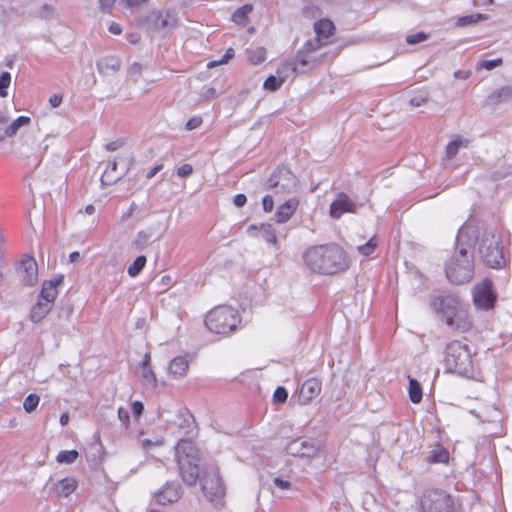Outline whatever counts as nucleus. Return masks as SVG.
Listing matches in <instances>:
<instances>
[{"instance_id": "obj_31", "label": "nucleus", "mask_w": 512, "mask_h": 512, "mask_svg": "<svg viewBox=\"0 0 512 512\" xmlns=\"http://www.w3.org/2000/svg\"><path fill=\"white\" fill-rule=\"evenodd\" d=\"M467 145L468 140L460 137L450 141L446 146V156L453 158L461 147H466Z\"/></svg>"}, {"instance_id": "obj_10", "label": "nucleus", "mask_w": 512, "mask_h": 512, "mask_svg": "<svg viewBox=\"0 0 512 512\" xmlns=\"http://www.w3.org/2000/svg\"><path fill=\"white\" fill-rule=\"evenodd\" d=\"M423 512H451V497L441 490L426 491L420 500Z\"/></svg>"}, {"instance_id": "obj_21", "label": "nucleus", "mask_w": 512, "mask_h": 512, "mask_svg": "<svg viewBox=\"0 0 512 512\" xmlns=\"http://www.w3.org/2000/svg\"><path fill=\"white\" fill-rule=\"evenodd\" d=\"M299 206V200L295 197L286 200L281 204L275 213V220L277 223L287 222L295 213Z\"/></svg>"}, {"instance_id": "obj_22", "label": "nucleus", "mask_w": 512, "mask_h": 512, "mask_svg": "<svg viewBox=\"0 0 512 512\" xmlns=\"http://www.w3.org/2000/svg\"><path fill=\"white\" fill-rule=\"evenodd\" d=\"M62 280L63 278L59 277L50 281H45L42 285L39 299L53 306L58 295L57 287L62 283Z\"/></svg>"}, {"instance_id": "obj_57", "label": "nucleus", "mask_w": 512, "mask_h": 512, "mask_svg": "<svg viewBox=\"0 0 512 512\" xmlns=\"http://www.w3.org/2000/svg\"><path fill=\"white\" fill-rule=\"evenodd\" d=\"M124 145V142L122 140H116V141H113V142H110L106 145V149L108 151H116L118 150L119 148H121L122 146Z\"/></svg>"}, {"instance_id": "obj_36", "label": "nucleus", "mask_w": 512, "mask_h": 512, "mask_svg": "<svg viewBox=\"0 0 512 512\" xmlns=\"http://www.w3.org/2000/svg\"><path fill=\"white\" fill-rule=\"evenodd\" d=\"M252 11V5L246 4L238 8L232 15V20L237 24H245L248 14Z\"/></svg>"}, {"instance_id": "obj_6", "label": "nucleus", "mask_w": 512, "mask_h": 512, "mask_svg": "<svg viewBox=\"0 0 512 512\" xmlns=\"http://www.w3.org/2000/svg\"><path fill=\"white\" fill-rule=\"evenodd\" d=\"M445 367L448 371L469 376L473 371V360L468 345L453 341L447 345Z\"/></svg>"}, {"instance_id": "obj_19", "label": "nucleus", "mask_w": 512, "mask_h": 512, "mask_svg": "<svg viewBox=\"0 0 512 512\" xmlns=\"http://www.w3.org/2000/svg\"><path fill=\"white\" fill-rule=\"evenodd\" d=\"M158 504L165 505L176 502L180 498V488L178 484L167 483L158 493L154 496Z\"/></svg>"}, {"instance_id": "obj_49", "label": "nucleus", "mask_w": 512, "mask_h": 512, "mask_svg": "<svg viewBox=\"0 0 512 512\" xmlns=\"http://www.w3.org/2000/svg\"><path fill=\"white\" fill-rule=\"evenodd\" d=\"M503 60L502 58H496L492 60H484L480 63V67L484 68L486 70H492L502 64Z\"/></svg>"}, {"instance_id": "obj_52", "label": "nucleus", "mask_w": 512, "mask_h": 512, "mask_svg": "<svg viewBox=\"0 0 512 512\" xmlns=\"http://www.w3.org/2000/svg\"><path fill=\"white\" fill-rule=\"evenodd\" d=\"M263 210L265 212H271L274 208V200L272 196L266 195L262 199Z\"/></svg>"}, {"instance_id": "obj_58", "label": "nucleus", "mask_w": 512, "mask_h": 512, "mask_svg": "<svg viewBox=\"0 0 512 512\" xmlns=\"http://www.w3.org/2000/svg\"><path fill=\"white\" fill-rule=\"evenodd\" d=\"M132 412L139 416L143 412L144 406L140 401H135L132 403Z\"/></svg>"}, {"instance_id": "obj_60", "label": "nucleus", "mask_w": 512, "mask_h": 512, "mask_svg": "<svg viewBox=\"0 0 512 512\" xmlns=\"http://www.w3.org/2000/svg\"><path fill=\"white\" fill-rule=\"evenodd\" d=\"M274 484L275 486H277L278 488L280 489H288L290 487V482L289 481H286V480H282L280 478H275L274 479Z\"/></svg>"}, {"instance_id": "obj_29", "label": "nucleus", "mask_w": 512, "mask_h": 512, "mask_svg": "<svg viewBox=\"0 0 512 512\" xmlns=\"http://www.w3.org/2000/svg\"><path fill=\"white\" fill-rule=\"evenodd\" d=\"M408 378H409V387H408L409 399L412 403L418 404L422 400V387L416 379H414L410 376Z\"/></svg>"}, {"instance_id": "obj_53", "label": "nucleus", "mask_w": 512, "mask_h": 512, "mask_svg": "<svg viewBox=\"0 0 512 512\" xmlns=\"http://www.w3.org/2000/svg\"><path fill=\"white\" fill-rule=\"evenodd\" d=\"M193 172V167L190 164H183L177 170V175L179 177H187L191 175Z\"/></svg>"}, {"instance_id": "obj_24", "label": "nucleus", "mask_w": 512, "mask_h": 512, "mask_svg": "<svg viewBox=\"0 0 512 512\" xmlns=\"http://www.w3.org/2000/svg\"><path fill=\"white\" fill-rule=\"evenodd\" d=\"M189 370V361L185 356L173 358L168 365V373L173 378L184 377Z\"/></svg>"}, {"instance_id": "obj_63", "label": "nucleus", "mask_w": 512, "mask_h": 512, "mask_svg": "<svg viewBox=\"0 0 512 512\" xmlns=\"http://www.w3.org/2000/svg\"><path fill=\"white\" fill-rule=\"evenodd\" d=\"M426 101H427V99H426V98H423V97H421V98H412V99L410 100V104H411L412 106L419 107V106H421V105L425 104V103H426Z\"/></svg>"}, {"instance_id": "obj_30", "label": "nucleus", "mask_w": 512, "mask_h": 512, "mask_svg": "<svg viewBox=\"0 0 512 512\" xmlns=\"http://www.w3.org/2000/svg\"><path fill=\"white\" fill-rule=\"evenodd\" d=\"M155 25L162 29L175 27L177 25V19L168 12H159L155 20Z\"/></svg>"}, {"instance_id": "obj_18", "label": "nucleus", "mask_w": 512, "mask_h": 512, "mask_svg": "<svg viewBox=\"0 0 512 512\" xmlns=\"http://www.w3.org/2000/svg\"><path fill=\"white\" fill-rule=\"evenodd\" d=\"M295 75L290 65L285 61L277 69L276 75L269 76L263 84L264 89L276 91L291 76Z\"/></svg>"}, {"instance_id": "obj_8", "label": "nucleus", "mask_w": 512, "mask_h": 512, "mask_svg": "<svg viewBox=\"0 0 512 512\" xmlns=\"http://www.w3.org/2000/svg\"><path fill=\"white\" fill-rule=\"evenodd\" d=\"M479 253L484 263L491 268L499 269L505 264L501 239L494 231H487L482 236Z\"/></svg>"}, {"instance_id": "obj_50", "label": "nucleus", "mask_w": 512, "mask_h": 512, "mask_svg": "<svg viewBox=\"0 0 512 512\" xmlns=\"http://www.w3.org/2000/svg\"><path fill=\"white\" fill-rule=\"evenodd\" d=\"M203 120L200 116H193L192 118H190L186 125H185V128L186 130L188 131H191V130H194V129H197L198 127L201 126Z\"/></svg>"}, {"instance_id": "obj_35", "label": "nucleus", "mask_w": 512, "mask_h": 512, "mask_svg": "<svg viewBox=\"0 0 512 512\" xmlns=\"http://www.w3.org/2000/svg\"><path fill=\"white\" fill-rule=\"evenodd\" d=\"M78 456L79 453L76 450H63L58 453L56 460L61 464H72L77 460Z\"/></svg>"}, {"instance_id": "obj_37", "label": "nucleus", "mask_w": 512, "mask_h": 512, "mask_svg": "<svg viewBox=\"0 0 512 512\" xmlns=\"http://www.w3.org/2000/svg\"><path fill=\"white\" fill-rule=\"evenodd\" d=\"M31 122V119L27 116H20L11 123H9L8 132L9 137L14 136L20 127L29 125Z\"/></svg>"}, {"instance_id": "obj_14", "label": "nucleus", "mask_w": 512, "mask_h": 512, "mask_svg": "<svg viewBox=\"0 0 512 512\" xmlns=\"http://www.w3.org/2000/svg\"><path fill=\"white\" fill-rule=\"evenodd\" d=\"M136 374L141 385L146 390H155L158 387L157 376L151 366V354L145 353L141 363L136 369Z\"/></svg>"}, {"instance_id": "obj_45", "label": "nucleus", "mask_w": 512, "mask_h": 512, "mask_svg": "<svg viewBox=\"0 0 512 512\" xmlns=\"http://www.w3.org/2000/svg\"><path fill=\"white\" fill-rule=\"evenodd\" d=\"M428 39V34L424 32H418L415 34L408 35L406 37V43L409 45H415L424 42Z\"/></svg>"}, {"instance_id": "obj_26", "label": "nucleus", "mask_w": 512, "mask_h": 512, "mask_svg": "<svg viewBox=\"0 0 512 512\" xmlns=\"http://www.w3.org/2000/svg\"><path fill=\"white\" fill-rule=\"evenodd\" d=\"M248 232L251 235L256 236V232H259L260 236L270 244L277 243V237L274 228L271 224H262L259 228L255 225H251L248 228Z\"/></svg>"}, {"instance_id": "obj_33", "label": "nucleus", "mask_w": 512, "mask_h": 512, "mask_svg": "<svg viewBox=\"0 0 512 512\" xmlns=\"http://www.w3.org/2000/svg\"><path fill=\"white\" fill-rule=\"evenodd\" d=\"M248 60L253 65H258L265 61L266 50L262 47L247 50Z\"/></svg>"}, {"instance_id": "obj_62", "label": "nucleus", "mask_w": 512, "mask_h": 512, "mask_svg": "<svg viewBox=\"0 0 512 512\" xmlns=\"http://www.w3.org/2000/svg\"><path fill=\"white\" fill-rule=\"evenodd\" d=\"M147 1L148 0H125V3L128 7H139Z\"/></svg>"}, {"instance_id": "obj_48", "label": "nucleus", "mask_w": 512, "mask_h": 512, "mask_svg": "<svg viewBox=\"0 0 512 512\" xmlns=\"http://www.w3.org/2000/svg\"><path fill=\"white\" fill-rule=\"evenodd\" d=\"M8 127V119L5 116L0 115V140H4L9 137Z\"/></svg>"}, {"instance_id": "obj_38", "label": "nucleus", "mask_w": 512, "mask_h": 512, "mask_svg": "<svg viewBox=\"0 0 512 512\" xmlns=\"http://www.w3.org/2000/svg\"><path fill=\"white\" fill-rule=\"evenodd\" d=\"M141 446L144 450L150 451L154 447H160L164 444L162 436H153L151 438H143L140 440Z\"/></svg>"}, {"instance_id": "obj_13", "label": "nucleus", "mask_w": 512, "mask_h": 512, "mask_svg": "<svg viewBox=\"0 0 512 512\" xmlns=\"http://www.w3.org/2000/svg\"><path fill=\"white\" fill-rule=\"evenodd\" d=\"M473 301L476 308L489 310L493 308L496 301V295L492 291V283L485 279L473 289Z\"/></svg>"}, {"instance_id": "obj_43", "label": "nucleus", "mask_w": 512, "mask_h": 512, "mask_svg": "<svg viewBox=\"0 0 512 512\" xmlns=\"http://www.w3.org/2000/svg\"><path fill=\"white\" fill-rule=\"evenodd\" d=\"M11 84V74L4 71L0 74V96L6 97L8 95V87Z\"/></svg>"}, {"instance_id": "obj_40", "label": "nucleus", "mask_w": 512, "mask_h": 512, "mask_svg": "<svg viewBox=\"0 0 512 512\" xmlns=\"http://www.w3.org/2000/svg\"><path fill=\"white\" fill-rule=\"evenodd\" d=\"M39 402L40 397L37 394H29L23 402V408L27 413H32L38 407Z\"/></svg>"}, {"instance_id": "obj_2", "label": "nucleus", "mask_w": 512, "mask_h": 512, "mask_svg": "<svg viewBox=\"0 0 512 512\" xmlns=\"http://www.w3.org/2000/svg\"><path fill=\"white\" fill-rule=\"evenodd\" d=\"M431 306L450 328L460 332H466L471 328L472 322L468 310L457 296L451 294L437 296L433 298Z\"/></svg>"}, {"instance_id": "obj_39", "label": "nucleus", "mask_w": 512, "mask_h": 512, "mask_svg": "<svg viewBox=\"0 0 512 512\" xmlns=\"http://www.w3.org/2000/svg\"><path fill=\"white\" fill-rule=\"evenodd\" d=\"M116 169H117V162L113 161L112 164L104 171V173L101 177V182L103 185H110L122 177V176H117V177L111 176V173L116 171Z\"/></svg>"}, {"instance_id": "obj_16", "label": "nucleus", "mask_w": 512, "mask_h": 512, "mask_svg": "<svg viewBox=\"0 0 512 512\" xmlns=\"http://www.w3.org/2000/svg\"><path fill=\"white\" fill-rule=\"evenodd\" d=\"M18 272L24 285L34 286L37 283L38 266L34 258L29 256L23 258L19 264Z\"/></svg>"}, {"instance_id": "obj_55", "label": "nucleus", "mask_w": 512, "mask_h": 512, "mask_svg": "<svg viewBox=\"0 0 512 512\" xmlns=\"http://www.w3.org/2000/svg\"><path fill=\"white\" fill-rule=\"evenodd\" d=\"M247 202V197L244 194H236L233 198V204L236 207H243Z\"/></svg>"}, {"instance_id": "obj_47", "label": "nucleus", "mask_w": 512, "mask_h": 512, "mask_svg": "<svg viewBox=\"0 0 512 512\" xmlns=\"http://www.w3.org/2000/svg\"><path fill=\"white\" fill-rule=\"evenodd\" d=\"M233 57H234V50L232 48H228L227 51L225 52V54L222 56V58L219 61L210 62V63H208L207 66L209 68H212L216 65L225 64Z\"/></svg>"}, {"instance_id": "obj_46", "label": "nucleus", "mask_w": 512, "mask_h": 512, "mask_svg": "<svg viewBox=\"0 0 512 512\" xmlns=\"http://www.w3.org/2000/svg\"><path fill=\"white\" fill-rule=\"evenodd\" d=\"M287 398H288L287 390L282 386L277 387L273 394L274 402L282 404V403L286 402Z\"/></svg>"}, {"instance_id": "obj_1", "label": "nucleus", "mask_w": 512, "mask_h": 512, "mask_svg": "<svg viewBox=\"0 0 512 512\" xmlns=\"http://www.w3.org/2000/svg\"><path fill=\"white\" fill-rule=\"evenodd\" d=\"M303 260L310 270L320 274H335L349 267L345 252L336 244L312 246L304 252Z\"/></svg>"}, {"instance_id": "obj_32", "label": "nucleus", "mask_w": 512, "mask_h": 512, "mask_svg": "<svg viewBox=\"0 0 512 512\" xmlns=\"http://www.w3.org/2000/svg\"><path fill=\"white\" fill-rule=\"evenodd\" d=\"M488 19V15L482 13H475L467 16H462L457 20V26L464 27L470 24H476L480 21Z\"/></svg>"}, {"instance_id": "obj_27", "label": "nucleus", "mask_w": 512, "mask_h": 512, "mask_svg": "<svg viewBox=\"0 0 512 512\" xmlns=\"http://www.w3.org/2000/svg\"><path fill=\"white\" fill-rule=\"evenodd\" d=\"M52 306L45 301L38 299L37 303L33 305L30 311V320L33 323L41 322L51 311Z\"/></svg>"}, {"instance_id": "obj_4", "label": "nucleus", "mask_w": 512, "mask_h": 512, "mask_svg": "<svg viewBox=\"0 0 512 512\" xmlns=\"http://www.w3.org/2000/svg\"><path fill=\"white\" fill-rule=\"evenodd\" d=\"M446 276L455 284L469 282L474 273L473 256L468 249L458 246L446 264Z\"/></svg>"}, {"instance_id": "obj_23", "label": "nucleus", "mask_w": 512, "mask_h": 512, "mask_svg": "<svg viewBox=\"0 0 512 512\" xmlns=\"http://www.w3.org/2000/svg\"><path fill=\"white\" fill-rule=\"evenodd\" d=\"M97 70L104 76L115 74L121 67V61L116 56H106L97 61Z\"/></svg>"}, {"instance_id": "obj_7", "label": "nucleus", "mask_w": 512, "mask_h": 512, "mask_svg": "<svg viewBox=\"0 0 512 512\" xmlns=\"http://www.w3.org/2000/svg\"><path fill=\"white\" fill-rule=\"evenodd\" d=\"M240 322L238 312L230 306H218L206 316L207 328L216 334L232 332Z\"/></svg>"}, {"instance_id": "obj_15", "label": "nucleus", "mask_w": 512, "mask_h": 512, "mask_svg": "<svg viewBox=\"0 0 512 512\" xmlns=\"http://www.w3.org/2000/svg\"><path fill=\"white\" fill-rule=\"evenodd\" d=\"M322 384L317 378L307 379L297 391L298 403L307 405L321 392Z\"/></svg>"}, {"instance_id": "obj_56", "label": "nucleus", "mask_w": 512, "mask_h": 512, "mask_svg": "<svg viewBox=\"0 0 512 512\" xmlns=\"http://www.w3.org/2000/svg\"><path fill=\"white\" fill-rule=\"evenodd\" d=\"M115 1L116 0H99L101 10L105 13L110 12Z\"/></svg>"}, {"instance_id": "obj_54", "label": "nucleus", "mask_w": 512, "mask_h": 512, "mask_svg": "<svg viewBox=\"0 0 512 512\" xmlns=\"http://www.w3.org/2000/svg\"><path fill=\"white\" fill-rule=\"evenodd\" d=\"M63 101V96L60 95V94H53L50 98H49V104L52 108H57L61 105Z\"/></svg>"}, {"instance_id": "obj_28", "label": "nucleus", "mask_w": 512, "mask_h": 512, "mask_svg": "<svg viewBox=\"0 0 512 512\" xmlns=\"http://www.w3.org/2000/svg\"><path fill=\"white\" fill-rule=\"evenodd\" d=\"M512 99V86H502L494 90L488 96V102L491 105H498Z\"/></svg>"}, {"instance_id": "obj_59", "label": "nucleus", "mask_w": 512, "mask_h": 512, "mask_svg": "<svg viewBox=\"0 0 512 512\" xmlns=\"http://www.w3.org/2000/svg\"><path fill=\"white\" fill-rule=\"evenodd\" d=\"M108 30L110 33H112L114 35H120L122 33V28H121L120 24H118L116 22H112L109 25Z\"/></svg>"}, {"instance_id": "obj_44", "label": "nucleus", "mask_w": 512, "mask_h": 512, "mask_svg": "<svg viewBox=\"0 0 512 512\" xmlns=\"http://www.w3.org/2000/svg\"><path fill=\"white\" fill-rule=\"evenodd\" d=\"M150 238H151V235L149 233H147L145 231L138 232V234L136 235V238L134 240V244H135L136 248L141 250L144 247H146V245L150 241Z\"/></svg>"}, {"instance_id": "obj_34", "label": "nucleus", "mask_w": 512, "mask_h": 512, "mask_svg": "<svg viewBox=\"0 0 512 512\" xmlns=\"http://www.w3.org/2000/svg\"><path fill=\"white\" fill-rule=\"evenodd\" d=\"M147 262V259L144 255L138 256L134 262L128 267V274L131 277H136L143 270Z\"/></svg>"}, {"instance_id": "obj_61", "label": "nucleus", "mask_w": 512, "mask_h": 512, "mask_svg": "<svg viewBox=\"0 0 512 512\" xmlns=\"http://www.w3.org/2000/svg\"><path fill=\"white\" fill-rule=\"evenodd\" d=\"M163 169V164H159V165H156L155 167H153L146 175V178L149 180V179H152L159 171H161Z\"/></svg>"}, {"instance_id": "obj_42", "label": "nucleus", "mask_w": 512, "mask_h": 512, "mask_svg": "<svg viewBox=\"0 0 512 512\" xmlns=\"http://www.w3.org/2000/svg\"><path fill=\"white\" fill-rule=\"evenodd\" d=\"M449 459V453L446 449L438 448L433 451L429 461L431 463H446Z\"/></svg>"}, {"instance_id": "obj_25", "label": "nucleus", "mask_w": 512, "mask_h": 512, "mask_svg": "<svg viewBox=\"0 0 512 512\" xmlns=\"http://www.w3.org/2000/svg\"><path fill=\"white\" fill-rule=\"evenodd\" d=\"M77 488V481L73 477H66L54 484L53 490L57 497H68Z\"/></svg>"}, {"instance_id": "obj_11", "label": "nucleus", "mask_w": 512, "mask_h": 512, "mask_svg": "<svg viewBox=\"0 0 512 512\" xmlns=\"http://www.w3.org/2000/svg\"><path fill=\"white\" fill-rule=\"evenodd\" d=\"M298 181L295 175L286 168L273 172L266 183V189L275 190L276 193L289 194L297 190Z\"/></svg>"}, {"instance_id": "obj_17", "label": "nucleus", "mask_w": 512, "mask_h": 512, "mask_svg": "<svg viewBox=\"0 0 512 512\" xmlns=\"http://www.w3.org/2000/svg\"><path fill=\"white\" fill-rule=\"evenodd\" d=\"M356 208L355 202L347 194L340 192L330 205V215L332 218L338 219L344 213H355Z\"/></svg>"}, {"instance_id": "obj_12", "label": "nucleus", "mask_w": 512, "mask_h": 512, "mask_svg": "<svg viewBox=\"0 0 512 512\" xmlns=\"http://www.w3.org/2000/svg\"><path fill=\"white\" fill-rule=\"evenodd\" d=\"M201 485L203 492L212 502L220 501L225 495V486L217 468L205 473Z\"/></svg>"}, {"instance_id": "obj_5", "label": "nucleus", "mask_w": 512, "mask_h": 512, "mask_svg": "<svg viewBox=\"0 0 512 512\" xmlns=\"http://www.w3.org/2000/svg\"><path fill=\"white\" fill-rule=\"evenodd\" d=\"M176 455L183 481L188 485H194L199 477L196 447L191 441L180 440L176 446Z\"/></svg>"}, {"instance_id": "obj_41", "label": "nucleus", "mask_w": 512, "mask_h": 512, "mask_svg": "<svg viewBox=\"0 0 512 512\" xmlns=\"http://www.w3.org/2000/svg\"><path fill=\"white\" fill-rule=\"evenodd\" d=\"M377 245L376 237H372L365 244L359 245L357 250L363 256H370L375 251Z\"/></svg>"}, {"instance_id": "obj_20", "label": "nucleus", "mask_w": 512, "mask_h": 512, "mask_svg": "<svg viewBox=\"0 0 512 512\" xmlns=\"http://www.w3.org/2000/svg\"><path fill=\"white\" fill-rule=\"evenodd\" d=\"M334 24L328 19H321L314 24V31L316 36L312 40H319L322 46L329 43V37L333 35Z\"/></svg>"}, {"instance_id": "obj_3", "label": "nucleus", "mask_w": 512, "mask_h": 512, "mask_svg": "<svg viewBox=\"0 0 512 512\" xmlns=\"http://www.w3.org/2000/svg\"><path fill=\"white\" fill-rule=\"evenodd\" d=\"M323 47L319 40H308L297 52L294 59L286 61L294 74H303L309 72L326 60H332L335 55H330L327 51H323Z\"/></svg>"}, {"instance_id": "obj_9", "label": "nucleus", "mask_w": 512, "mask_h": 512, "mask_svg": "<svg viewBox=\"0 0 512 512\" xmlns=\"http://www.w3.org/2000/svg\"><path fill=\"white\" fill-rule=\"evenodd\" d=\"M321 441L313 437H299L286 445L289 455L299 458H314L321 451Z\"/></svg>"}, {"instance_id": "obj_64", "label": "nucleus", "mask_w": 512, "mask_h": 512, "mask_svg": "<svg viewBox=\"0 0 512 512\" xmlns=\"http://www.w3.org/2000/svg\"><path fill=\"white\" fill-rule=\"evenodd\" d=\"M59 421H60V424H61L62 426L67 425V424L69 423V421H70V415H69V413H68V412H65V413L61 414Z\"/></svg>"}, {"instance_id": "obj_51", "label": "nucleus", "mask_w": 512, "mask_h": 512, "mask_svg": "<svg viewBox=\"0 0 512 512\" xmlns=\"http://www.w3.org/2000/svg\"><path fill=\"white\" fill-rule=\"evenodd\" d=\"M118 418L126 428L129 426L130 415L127 409L120 407L118 409Z\"/></svg>"}]
</instances>
